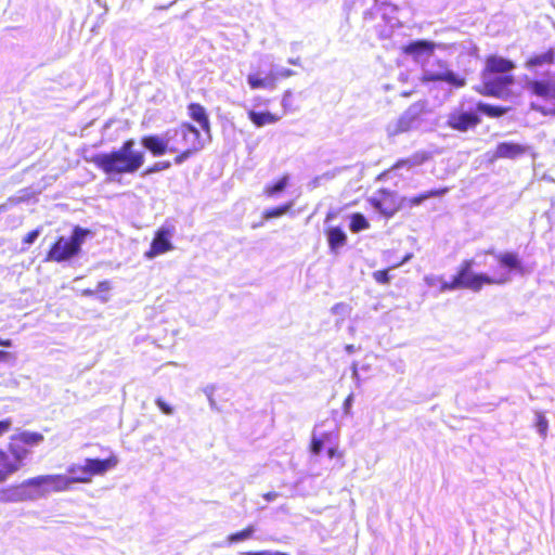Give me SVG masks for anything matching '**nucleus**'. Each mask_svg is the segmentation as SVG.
<instances>
[{"instance_id": "f257e3e1", "label": "nucleus", "mask_w": 555, "mask_h": 555, "mask_svg": "<svg viewBox=\"0 0 555 555\" xmlns=\"http://www.w3.org/2000/svg\"><path fill=\"white\" fill-rule=\"evenodd\" d=\"M485 255H493L499 268L493 270L491 274L475 273L473 267L474 259H464L457 267L456 273L450 281H442L439 291L451 292L460 288L469 289L478 293L486 285H504L511 281V272H525V268L518 255L513 251L494 254L492 249L483 251Z\"/></svg>"}, {"instance_id": "f03ea898", "label": "nucleus", "mask_w": 555, "mask_h": 555, "mask_svg": "<svg viewBox=\"0 0 555 555\" xmlns=\"http://www.w3.org/2000/svg\"><path fill=\"white\" fill-rule=\"evenodd\" d=\"M140 142L154 157L175 154L173 163L176 165H181L203 147L201 132L188 121L168 129L163 137L143 135Z\"/></svg>"}, {"instance_id": "7ed1b4c3", "label": "nucleus", "mask_w": 555, "mask_h": 555, "mask_svg": "<svg viewBox=\"0 0 555 555\" xmlns=\"http://www.w3.org/2000/svg\"><path fill=\"white\" fill-rule=\"evenodd\" d=\"M515 67L512 60L503 56L496 54L486 56L485 66L480 72V83L474 86V91L488 98L503 100L512 98L515 76L511 72Z\"/></svg>"}, {"instance_id": "20e7f679", "label": "nucleus", "mask_w": 555, "mask_h": 555, "mask_svg": "<svg viewBox=\"0 0 555 555\" xmlns=\"http://www.w3.org/2000/svg\"><path fill=\"white\" fill-rule=\"evenodd\" d=\"M87 160L106 177L115 179L140 170L145 163V154L143 151L135 149L133 139H127L118 149L107 153L94 154Z\"/></svg>"}, {"instance_id": "39448f33", "label": "nucleus", "mask_w": 555, "mask_h": 555, "mask_svg": "<svg viewBox=\"0 0 555 555\" xmlns=\"http://www.w3.org/2000/svg\"><path fill=\"white\" fill-rule=\"evenodd\" d=\"M42 434L37 431H21L10 437L8 454L10 462L17 465V472L24 466L25 460L31 453V449L43 441Z\"/></svg>"}, {"instance_id": "423d86ee", "label": "nucleus", "mask_w": 555, "mask_h": 555, "mask_svg": "<svg viewBox=\"0 0 555 555\" xmlns=\"http://www.w3.org/2000/svg\"><path fill=\"white\" fill-rule=\"evenodd\" d=\"M87 231L76 227L69 237L59 236L49 248L46 261L62 262L76 256L81 247Z\"/></svg>"}, {"instance_id": "0eeeda50", "label": "nucleus", "mask_w": 555, "mask_h": 555, "mask_svg": "<svg viewBox=\"0 0 555 555\" xmlns=\"http://www.w3.org/2000/svg\"><path fill=\"white\" fill-rule=\"evenodd\" d=\"M428 112L425 101L413 103L399 116L396 122L388 128V134L395 137L416 129L423 124Z\"/></svg>"}, {"instance_id": "6e6552de", "label": "nucleus", "mask_w": 555, "mask_h": 555, "mask_svg": "<svg viewBox=\"0 0 555 555\" xmlns=\"http://www.w3.org/2000/svg\"><path fill=\"white\" fill-rule=\"evenodd\" d=\"M405 197H400L398 194L388 189H379L374 197L369 199V203L385 218L393 217L398 211L404 207Z\"/></svg>"}, {"instance_id": "1a4fd4ad", "label": "nucleus", "mask_w": 555, "mask_h": 555, "mask_svg": "<svg viewBox=\"0 0 555 555\" xmlns=\"http://www.w3.org/2000/svg\"><path fill=\"white\" fill-rule=\"evenodd\" d=\"M292 74L291 69L271 70L264 77H260L259 73H250L247 75V83L251 90H274L280 79L287 78Z\"/></svg>"}, {"instance_id": "9d476101", "label": "nucleus", "mask_w": 555, "mask_h": 555, "mask_svg": "<svg viewBox=\"0 0 555 555\" xmlns=\"http://www.w3.org/2000/svg\"><path fill=\"white\" fill-rule=\"evenodd\" d=\"M173 227H160L151 242L150 248L145 251V257L153 259L158 255L165 254L173 249L171 237L173 235Z\"/></svg>"}, {"instance_id": "9b49d317", "label": "nucleus", "mask_w": 555, "mask_h": 555, "mask_svg": "<svg viewBox=\"0 0 555 555\" xmlns=\"http://www.w3.org/2000/svg\"><path fill=\"white\" fill-rule=\"evenodd\" d=\"M480 122L479 116L474 112L453 111L449 114L447 126L453 130L465 132Z\"/></svg>"}, {"instance_id": "f8f14e48", "label": "nucleus", "mask_w": 555, "mask_h": 555, "mask_svg": "<svg viewBox=\"0 0 555 555\" xmlns=\"http://www.w3.org/2000/svg\"><path fill=\"white\" fill-rule=\"evenodd\" d=\"M436 50V43L429 40H415L401 47V52L409 55L415 62H422L430 57Z\"/></svg>"}, {"instance_id": "ddd939ff", "label": "nucleus", "mask_w": 555, "mask_h": 555, "mask_svg": "<svg viewBox=\"0 0 555 555\" xmlns=\"http://www.w3.org/2000/svg\"><path fill=\"white\" fill-rule=\"evenodd\" d=\"M529 151V146L513 141H504L496 144L491 162L498 159H517Z\"/></svg>"}, {"instance_id": "4468645a", "label": "nucleus", "mask_w": 555, "mask_h": 555, "mask_svg": "<svg viewBox=\"0 0 555 555\" xmlns=\"http://www.w3.org/2000/svg\"><path fill=\"white\" fill-rule=\"evenodd\" d=\"M530 94L555 102V79L550 77L542 79H530L526 85Z\"/></svg>"}, {"instance_id": "2eb2a0df", "label": "nucleus", "mask_w": 555, "mask_h": 555, "mask_svg": "<svg viewBox=\"0 0 555 555\" xmlns=\"http://www.w3.org/2000/svg\"><path fill=\"white\" fill-rule=\"evenodd\" d=\"M118 463L115 455L106 459H86L85 464L87 467L88 480L91 482L92 478L96 475H103L107 470L114 468Z\"/></svg>"}, {"instance_id": "dca6fc26", "label": "nucleus", "mask_w": 555, "mask_h": 555, "mask_svg": "<svg viewBox=\"0 0 555 555\" xmlns=\"http://www.w3.org/2000/svg\"><path fill=\"white\" fill-rule=\"evenodd\" d=\"M421 80L423 82H438L444 81L455 88H462L466 85V79L463 76H459L452 70H446L442 73H425Z\"/></svg>"}, {"instance_id": "f3484780", "label": "nucleus", "mask_w": 555, "mask_h": 555, "mask_svg": "<svg viewBox=\"0 0 555 555\" xmlns=\"http://www.w3.org/2000/svg\"><path fill=\"white\" fill-rule=\"evenodd\" d=\"M430 157L431 155L427 151L415 152L409 157L398 159L395 164L390 166V168L386 172H390L401 168L411 169L413 167L421 166L425 164L427 160H429Z\"/></svg>"}, {"instance_id": "a211bd4d", "label": "nucleus", "mask_w": 555, "mask_h": 555, "mask_svg": "<svg viewBox=\"0 0 555 555\" xmlns=\"http://www.w3.org/2000/svg\"><path fill=\"white\" fill-rule=\"evenodd\" d=\"M26 501L43 498L47 494L42 476H36L22 481Z\"/></svg>"}, {"instance_id": "6ab92c4d", "label": "nucleus", "mask_w": 555, "mask_h": 555, "mask_svg": "<svg viewBox=\"0 0 555 555\" xmlns=\"http://www.w3.org/2000/svg\"><path fill=\"white\" fill-rule=\"evenodd\" d=\"M47 494L52 492H65L72 489L67 476L64 474L41 475Z\"/></svg>"}, {"instance_id": "aec40b11", "label": "nucleus", "mask_w": 555, "mask_h": 555, "mask_svg": "<svg viewBox=\"0 0 555 555\" xmlns=\"http://www.w3.org/2000/svg\"><path fill=\"white\" fill-rule=\"evenodd\" d=\"M555 62V50L553 48H548L545 52L540 54H533L529 56L525 63L524 66L529 69L533 70L538 67L544 66V65H552Z\"/></svg>"}, {"instance_id": "412c9836", "label": "nucleus", "mask_w": 555, "mask_h": 555, "mask_svg": "<svg viewBox=\"0 0 555 555\" xmlns=\"http://www.w3.org/2000/svg\"><path fill=\"white\" fill-rule=\"evenodd\" d=\"M188 114L190 118L196 121L205 132L208 133L210 131L209 117L203 105L194 102L190 103L188 105Z\"/></svg>"}, {"instance_id": "4be33fe9", "label": "nucleus", "mask_w": 555, "mask_h": 555, "mask_svg": "<svg viewBox=\"0 0 555 555\" xmlns=\"http://www.w3.org/2000/svg\"><path fill=\"white\" fill-rule=\"evenodd\" d=\"M23 501H26V499L22 482L0 489V502L13 503Z\"/></svg>"}, {"instance_id": "5701e85b", "label": "nucleus", "mask_w": 555, "mask_h": 555, "mask_svg": "<svg viewBox=\"0 0 555 555\" xmlns=\"http://www.w3.org/2000/svg\"><path fill=\"white\" fill-rule=\"evenodd\" d=\"M448 189H433L423 193H420L417 195L405 197L404 206H408L410 208L420 206L424 201L431 198V197H439L442 196L444 193H447Z\"/></svg>"}, {"instance_id": "b1692460", "label": "nucleus", "mask_w": 555, "mask_h": 555, "mask_svg": "<svg viewBox=\"0 0 555 555\" xmlns=\"http://www.w3.org/2000/svg\"><path fill=\"white\" fill-rule=\"evenodd\" d=\"M247 116L249 120L256 126V127H263L266 125L275 124L279 121L280 117L271 112H256V111H248Z\"/></svg>"}, {"instance_id": "393cba45", "label": "nucleus", "mask_w": 555, "mask_h": 555, "mask_svg": "<svg viewBox=\"0 0 555 555\" xmlns=\"http://www.w3.org/2000/svg\"><path fill=\"white\" fill-rule=\"evenodd\" d=\"M67 479L74 483H89L86 464H72L67 467Z\"/></svg>"}, {"instance_id": "a878e982", "label": "nucleus", "mask_w": 555, "mask_h": 555, "mask_svg": "<svg viewBox=\"0 0 555 555\" xmlns=\"http://www.w3.org/2000/svg\"><path fill=\"white\" fill-rule=\"evenodd\" d=\"M16 472L17 465L12 464L8 452L0 449V483L7 481Z\"/></svg>"}, {"instance_id": "bb28decb", "label": "nucleus", "mask_w": 555, "mask_h": 555, "mask_svg": "<svg viewBox=\"0 0 555 555\" xmlns=\"http://www.w3.org/2000/svg\"><path fill=\"white\" fill-rule=\"evenodd\" d=\"M327 241L331 250L336 251L346 244L347 236L340 228L335 227L327 230Z\"/></svg>"}, {"instance_id": "cd10ccee", "label": "nucleus", "mask_w": 555, "mask_h": 555, "mask_svg": "<svg viewBox=\"0 0 555 555\" xmlns=\"http://www.w3.org/2000/svg\"><path fill=\"white\" fill-rule=\"evenodd\" d=\"M477 109H478V112L485 114L486 116H488L490 118H499V117L505 115L509 111V107L496 106V105H491V104H487V103H478Z\"/></svg>"}, {"instance_id": "c85d7f7f", "label": "nucleus", "mask_w": 555, "mask_h": 555, "mask_svg": "<svg viewBox=\"0 0 555 555\" xmlns=\"http://www.w3.org/2000/svg\"><path fill=\"white\" fill-rule=\"evenodd\" d=\"M289 177L287 175L282 176L272 184H268L263 188V194L267 197H273L274 195L283 192L288 184Z\"/></svg>"}, {"instance_id": "c756f323", "label": "nucleus", "mask_w": 555, "mask_h": 555, "mask_svg": "<svg viewBox=\"0 0 555 555\" xmlns=\"http://www.w3.org/2000/svg\"><path fill=\"white\" fill-rule=\"evenodd\" d=\"M293 205H294V203L292 201H289L283 205L266 209L262 212V217L266 220L279 218V217L285 215L286 212H288L292 209Z\"/></svg>"}, {"instance_id": "7c9ffc66", "label": "nucleus", "mask_w": 555, "mask_h": 555, "mask_svg": "<svg viewBox=\"0 0 555 555\" xmlns=\"http://www.w3.org/2000/svg\"><path fill=\"white\" fill-rule=\"evenodd\" d=\"M349 228L351 232L358 233L360 231L369 229L370 223L362 214L354 212L350 216Z\"/></svg>"}, {"instance_id": "2f4dec72", "label": "nucleus", "mask_w": 555, "mask_h": 555, "mask_svg": "<svg viewBox=\"0 0 555 555\" xmlns=\"http://www.w3.org/2000/svg\"><path fill=\"white\" fill-rule=\"evenodd\" d=\"M254 532H255V526L254 525H248L244 529H242V530H240L237 532H233V533L229 534L227 537V541L230 544L237 543V542L250 539L253 537Z\"/></svg>"}, {"instance_id": "473e14b6", "label": "nucleus", "mask_w": 555, "mask_h": 555, "mask_svg": "<svg viewBox=\"0 0 555 555\" xmlns=\"http://www.w3.org/2000/svg\"><path fill=\"white\" fill-rule=\"evenodd\" d=\"M331 438H332V434L331 433H325V434H323L322 437L313 436L312 439H311V442H310V451L313 454L318 455L321 452V450H322V448L324 446V442L325 441H330Z\"/></svg>"}, {"instance_id": "72a5a7b5", "label": "nucleus", "mask_w": 555, "mask_h": 555, "mask_svg": "<svg viewBox=\"0 0 555 555\" xmlns=\"http://www.w3.org/2000/svg\"><path fill=\"white\" fill-rule=\"evenodd\" d=\"M171 167V163L169 160H159L154 163L153 165L145 168L143 175H152L160 171H165Z\"/></svg>"}, {"instance_id": "f704fd0d", "label": "nucleus", "mask_w": 555, "mask_h": 555, "mask_svg": "<svg viewBox=\"0 0 555 555\" xmlns=\"http://www.w3.org/2000/svg\"><path fill=\"white\" fill-rule=\"evenodd\" d=\"M535 427L539 434L545 438L548 430V422L542 412L535 413Z\"/></svg>"}, {"instance_id": "c9c22d12", "label": "nucleus", "mask_w": 555, "mask_h": 555, "mask_svg": "<svg viewBox=\"0 0 555 555\" xmlns=\"http://www.w3.org/2000/svg\"><path fill=\"white\" fill-rule=\"evenodd\" d=\"M373 279L378 284H388L390 281L389 270L384 269V270H377V271L373 272Z\"/></svg>"}, {"instance_id": "e433bc0d", "label": "nucleus", "mask_w": 555, "mask_h": 555, "mask_svg": "<svg viewBox=\"0 0 555 555\" xmlns=\"http://www.w3.org/2000/svg\"><path fill=\"white\" fill-rule=\"evenodd\" d=\"M155 403L164 414L171 415L173 413L172 406L168 402H166L163 398H160V397L156 398Z\"/></svg>"}, {"instance_id": "4c0bfd02", "label": "nucleus", "mask_w": 555, "mask_h": 555, "mask_svg": "<svg viewBox=\"0 0 555 555\" xmlns=\"http://www.w3.org/2000/svg\"><path fill=\"white\" fill-rule=\"evenodd\" d=\"M40 235V229L37 228L30 232H28L24 238H23V244L24 245H31L36 240L37 237Z\"/></svg>"}, {"instance_id": "58836bf2", "label": "nucleus", "mask_w": 555, "mask_h": 555, "mask_svg": "<svg viewBox=\"0 0 555 555\" xmlns=\"http://www.w3.org/2000/svg\"><path fill=\"white\" fill-rule=\"evenodd\" d=\"M531 108L535 112H539L543 116H555V107L547 108L545 106H538V105L531 104Z\"/></svg>"}, {"instance_id": "ea45409f", "label": "nucleus", "mask_w": 555, "mask_h": 555, "mask_svg": "<svg viewBox=\"0 0 555 555\" xmlns=\"http://www.w3.org/2000/svg\"><path fill=\"white\" fill-rule=\"evenodd\" d=\"M12 426V421L10 418H5L0 421V437L7 434Z\"/></svg>"}, {"instance_id": "a19ab883", "label": "nucleus", "mask_w": 555, "mask_h": 555, "mask_svg": "<svg viewBox=\"0 0 555 555\" xmlns=\"http://www.w3.org/2000/svg\"><path fill=\"white\" fill-rule=\"evenodd\" d=\"M12 360H14V356L11 352L0 350V363L9 362Z\"/></svg>"}, {"instance_id": "79ce46f5", "label": "nucleus", "mask_w": 555, "mask_h": 555, "mask_svg": "<svg viewBox=\"0 0 555 555\" xmlns=\"http://www.w3.org/2000/svg\"><path fill=\"white\" fill-rule=\"evenodd\" d=\"M278 496L279 493L275 491H269L262 494V498L268 502L275 500Z\"/></svg>"}, {"instance_id": "37998d69", "label": "nucleus", "mask_w": 555, "mask_h": 555, "mask_svg": "<svg viewBox=\"0 0 555 555\" xmlns=\"http://www.w3.org/2000/svg\"><path fill=\"white\" fill-rule=\"evenodd\" d=\"M327 454H328V456L331 459H333V457H341L343 456V452L338 451L336 448H328Z\"/></svg>"}, {"instance_id": "c03bdc74", "label": "nucleus", "mask_w": 555, "mask_h": 555, "mask_svg": "<svg viewBox=\"0 0 555 555\" xmlns=\"http://www.w3.org/2000/svg\"><path fill=\"white\" fill-rule=\"evenodd\" d=\"M242 555H271L270 552L260 551V552H245Z\"/></svg>"}, {"instance_id": "a18cd8bd", "label": "nucleus", "mask_w": 555, "mask_h": 555, "mask_svg": "<svg viewBox=\"0 0 555 555\" xmlns=\"http://www.w3.org/2000/svg\"><path fill=\"white\" fill-rule=\"evenodd\" d=\"M0 346H3V347H11L12 346V340L7 338V339H2L0 337Z\"/></svg>"}, {"instance_id": "49530a36", "label": "nucleus", "mask_w": 555, "mask_h": 555, "mask_svg": "<svg viewBox=\"0 0 555 555\" xmlns=\"http://www.w3.org/2000/svg\"><path fill=\"white\" fill-rule=\"evenodd\" d=\"M351 402H352V395H349V396L346 398L345 403H344V404H345V409H346V410H347V409H349V406H350Z\"/></svg>"}, {"instance_id": "de8ad7c7", "label": "nucleus", "mask_w": 555, "mask_h": 555, "mask_svg": "<svg viewBox=\"0 0 555 555\" xmlns=\"http://www.w3.org/2000/svg\"><path fill=\"white\" fill-rule=\"evenodd\" d=\"M346 350H347L349 353L353 352V351H354V347H353V345H347V346H346Z\"/></svg>"}, {"instance_id": "09e8293b", "label": "nucleus", "mask_w": 555, "mask_h": 555, "mask_svg": "<svg viewBox=\"0 0 555 555\" xmlns=\"http://www.w3.org/2000/svg\"><path fill=\"white\" fill-rule=\"evenodd\" d=\"M271 555H287V554L282 553V552H275V553H271Z\"/></svg>"}, {"instance_id": "8fccbe9b", "label": "nucleus", "mask_w": 555, "mask_h": 555, "mask_svg": "<svg viewBox=\"0 0 555 555\" xmlns=\"http://www.w3.org/2000/svg\"><path fill=\"white\" fill-rule=\"evenodd\" d=\"M433 278L427 279V284H431Z\"/></svg>"}, {"instance_id": "3c124183", "label": "nucleus", "mask_w": 555, "mask_h": 555, "mask_svg": "<svg viewBox=\"0 0 555 555\" xmlns=\"http://www.w3.org/2000/svg\"><path fill=\"white\" fill-rule=\"evenodd\" d=\"M433 278L427 279V284H431Z\"/></svg>"}]
</instances>
